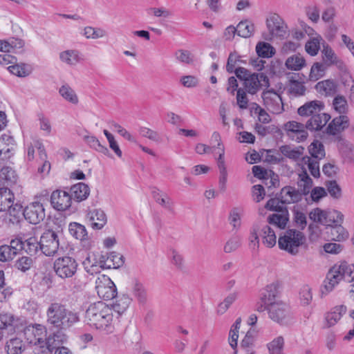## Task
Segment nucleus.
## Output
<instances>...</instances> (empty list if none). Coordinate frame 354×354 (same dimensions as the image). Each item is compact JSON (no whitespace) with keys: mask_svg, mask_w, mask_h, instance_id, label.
<instances>
[{"mask_svg":"<svg viewBox=\"0 0 354 354\" xmlns=\"http://www.w3.org/2000/svg\"><path fill=\"white\" fill-rule=\"evenodd\" d=\"M280 151L284 156L293 160H298L304 157V148L301 146L284 145L280 147Z\"/></svg>","mask_w":354,"mask_h":354,"instance_id":"obj_31","label":"nucleus"},{"mask_svg":"<svg viewBox=\"0 0 354 354\" xmlns=\"http://www.w3.org/2000/svg\"><path fill=\"white\" fill-rule=\"evenodd\" d=\"M25 349V344L21 339L18 337L8 339L5 345V351L7 354H21Z\"/></svg>","mask_w":354,"mask_h":354,"instance_id":"obj_28","label":"nucleus"},{"mask_svg":"<svg viewBox=\"0 0 354 354\" xmlns=\"http://www.w3.org/2000/svg\"><path fill=\"white\" fill-rule=\"evenodd\" d=\"M268 317L280 325H288L292 321V314L290 306L281 300L277 301L266 308Z\"/></svg>","mask_w":354,"mask_h":354,"instance_id":"obj_5","label":"nucleus"},{"mask_svg":"<svg viewBox=\"0 0 354 354\" xmlns=\"http://www.w3.org/2000/svg\"><path fill=\"white\" fill-rule=\"evenodd\" d=\"M261 231L263 244L269 248L274 247L277 243V236L274 230L270 225H266Z\"/></svg>","mask_w":354,"mask_h":354,"instance_id":"obj_29","label":"nucleus"},{"mask_svg":"<svg viewBox=\"0 0 354 354\" xmlns=\"http://www.w3.org/2000/svg\"><path fill=\"white\" fill-rule=\"evenodd\" d=\"M235 74L241 80L244 81L245 91L252 95L257 93L262 87L269 86V79L265 74L251 73L245 68H236Z\"/></svg>","mask_w":354,"mask_h":354,"instance_id":"obj_3","label":"nucleus"},{"mask_svg":"<svg viewBox=\"0 0 354 354\" xmlns=\"http://www.w3.org/2000/svg\"><path fill=\"white\" fill-rule=\"evenodd\" d=\"M70 191L72 199L77 202L86 200L90 194L89 187L83 183L74 185L71 187Z\"/></svg>","mask_w":354,"mask_h":354,"instance_id":"obj_25","label":"nucleus"},{"mask_svg":"<svg viewBox=\"0 0 354 354\" xmlns=\"http://www.w3.org/2000/svg\"><path fill=\"white\" fill-rule=\"evenodd\" d=\"M103 133L109 142V147L115 152V153L119 158H121L122 156V152L119 147L118 142L115 140L114 136L106 129L103 131Z\"/></svg>","mask_w":354,"mask_h":354,"instance_id":"obj_64","label":"nucleus"},{"mask_svg":"<svg viewBox=\"0 0 354 354\" xmlns=\"http://www.w3.org/2000/svg\"><path fill=\"white\" fill-rule=\"evenodd\" d=\"M46 313L47 323L59 330H66L80 321L77 313L60 302L51 303Z\"/></svg>","mask_w":354,"mask_h":354,"instance_id":"obj_2","label":"nucleus"},{"mask_svg":"<svg viewBox=\"0 0 354 354\" xmlns=\"http://www.w3.org/2000/svg\"><path fill=\"white\" fill-rule=\"evenodd\" d=\"M326 67L324 64L316 62L310 69L309 77L311 81H317L324 75Z\"/></svg>","mask_w":354,"mask_h":354,"instance_id":"obj_58","label":"nucleus"},{"mask_svg":"<svg viewBox=\"0 0 354 354\" xmlns=\"http://www.w3.org/2000/svg\"><path fill=\"white\" fill-rule=\"evenodd\" d=\"M330 119L329 114L321 112L310 117L306 123V127L311 131H319L326 126Z\"/></svg>","mask_w":354,"mask_h":354,"instance_id":"obj_19","label":"nucleus"},{"mask_svg":"<svg viewBox=\"0 0 354 354\" xmlns=\"http://www.w3.org/2000/svg\"><path fill=\"white\" fill-rule=\"evenodd\" d=\"M315 88L317 92L326 96L333 95L336 91V85L334 82L324 80L318 82Z\"/></svg>","mask_w":354,"mask_h":354,"instance_id":"obj_44","label":"nucleus"},{"mask_svg":"<svg viewBox=\"0 0 354 354\" xmlns=\"http://www.w3.org/2000/svg\"><path fill=\"white\" fill-rule=\"evenodd\" d=\"M17 180L15 171L10 167H3L0 169V183L5 185H11Z\"/></svg>","mask_w":354,"mask_h":354,"instance_id":"obj_37","label":"nucleus"},{"mask_svg":"<svg viewBox=\"0 0 354 354\" xmlns=\"http://www.w3.org/2000/svg\"><path fill=\"white\" fill-rule=\"evenodd\" d=\"M286 66L291 71H299L306 64L304 58L299 54L289 57L286 61Z\"/></svg>","mask_w":354,"mask_h":354,"instance_id":"obj_41","label":"nucleus"},{"mask_svg":"<svg viewBox=\"0 0 354 354\" xmlns=\"http://www.w3.org/2000/svg\"><path fill=\"white\" fill-rule=\"evenodd\" d=\"M68 231L71 236L80 241L86 239L87 236L85 226L78 223H71L68 225Z\"/></svg>","mask_w":354,"mask_h":354,"instance_id":"obj_43","label":"nucleus"},{"mask_svg":"<svg viewBox=\"0 0 354 354\" xmlns=\"http://www.w3.org/2000/svg\"><path fill=\"white\" fill-rule=\"evenodd\" d=\"M168 256L171 263L179 270H183L185 266V261L183 256L175 249L170 248L168 251Z\"/></svg>","mask_w":354,"mask_h":354,"instance_id":"obj_56","label":"nucleus"},{"mask_svg":"<svg viewBox=\"0 0 354 354\" xmlns=\"http://www.w3.org/2000/svg\"><path fill=\"white\" fill-rule=\"evenodd\" d=\"M309 218L315 223L328 226L336 222H341L343 219V215L337 211L329 212L319 208H315L309 213Z\"/></svg>","mask_w":354,"mask_h":354,"instance_id":"obj_10","label":"nucleus"},{"mask_svg":"<svg viewBox=\"0 0 354 354\" xmlns=\"http://www.w3.org/2000/svg\"><path fill=\"white\" fill-rule=\"evenodd\" d=\"M84 322L91 328L105 335L115 331L114 315L111 307L103 301L91 304L85 311Z\"/></svg>","mask_w":354,"mask_h":354,"instance_id":"obj_1","label":"nucleus"},{"mask_svg":"<svg viewBox=\"0 0 354 354\" xmlns=\"http://www.w3.org/2000/svg\"><path fill=\"white\" fill-rule=\"evenodd\" d=\"M238 35L248 38L253 35L254 32V25L248 20L241 21L237 25Z\"/></svg>","mask_w":354,"mask_h":354,"instance_id":"obj_42","label":"nucleus"},{"mask_svg":"<svg viewBox=\"0 0 354 354\" xmlns=\"http://www.w3.org/2000/svg\"><path fill=\"white\" fill-rule=\"evenodd\" d=\"M299 299L303 306H308L313 299L312 289L308 285H304L299 290Z\"/></svg>","mask_w":354,"mask_h":354,"instance_id":"obj_60","label":"nucleus"},{"mask_svg":"<svg viewBox=\"0 0 354 354\" xmlns=\"http://www.w3.org/2000/svg\"><path fill=\"white\" fill-rule=\"evenodd\" d=\"M288 137L298 142L305 140L308 137L306 125L296 121H290L285 124Z\"/></svg>","mask_w":354,"mask_h":354,"instance_id":"obj_15","label":"nucleus"},{"mask_svg":"<svg viewBox=\"0 0 354 354\" xmlns=\"http://www.w3.org/2000/svg\"><path fill=\"white\" fill-rule=\"evenodd\" d=\"M59 94L66 102L76 105L79 102L78 96L75 90L68 84H64L59 88Z\"/></svg>","mask_w":354,"mask_h":354,"instance_id":"obj_30","label":"nucleus"},{"mask_svg":"<svg viewBox=\"0 0 354 354\" xmlns=\"http://www.w3.org/2000/svg\"><path fill=\"white\" fill-rule=\"evenodd\" d=\"M9 214V220L13 224L18 223L23 218H25L24 209L21 204L12 203L10 208L6 209Z\"/></svg>","mask_w":354,"mask_h":354,"instance_id":"obj_36","label":"nucleus"},{"mask_svg":"<svg viewBox=\"0 0 354 354\" xmlns=\"http://www.w3.org/2000/svg\"><path fill=\"white\" fill-rule=\"evenodd\" d=\"M59 57L62 62L68 66H75L82 60L81 53L75 49L62 51Z\"/></svg>","mask_w":354,"mask_h":354,"instance_id":"obj_24","label":"nucleus"},{"mask_svg":"<svg viewBox=\"0 0 354 354\" xmlns=\"http://www.w3.org/2000/svg\"><path fill=\"white\" fill-rule=\"evenodd\" d=\"M342 279V275L336 264L330 269L327 274L326 279L324 281V288L326 293L332 291Z\"/></svg>","mask_w":354,"mask_h":354,"instance_id":"obj_22","label":"nucleus"},{"mask_svg":"<svg viewBox=\"0 0 354 354\" xmlns=\"http://www.w3.org/2000/svg\"><path fill=\"white\" fill-rule=\"evenodd\" d=\"M55 274L62 279L72 277L77 269V263L71 257H63L57 259L53 266Z\"/></svg>","mask_w":354,"mask_h":354,"instance_id":"obj_7","label":"nucleus"},{"mask_svg":"<svg viewBox=\"0 0 354 354\" xmlns=\"http://www.w3.org/2000/svg\"><path fill=\"white\" fill-rule=\"evenodd\" d=\"M86 271L90 274H97L100 272L101 269H104L101 266L100 258L99 259L98 264L96 262L91 261V257H88L83 262Z\"/></svg>","mask_w":354,"mask_h":354,"instance_id":"obj_59","label":"nucleus"},{"mask_svg":"<svg viewBox=\"0 0 354 354\" xmlns=\"http://www.w3.org/2000/svg\"><path fill=\"white\" fill-rule=\"evenodd\" d=\"M290 93L295 97L301 96L305 94L306 87L304 83L297 80H290Z\"/></svg>","mask_w":354,"mask_h":354,"instance_id":"obj_62","label":"nucleus"},{"mask_svg":"<svg viewBox=\"0 0 354 354\" xmlns=\"http://www.w3.org/2000/svg\"><path fill=\"white\" fill-rule=\"evenodd\" d=\"M266 26L269 35L266 39L271 40L273 38H284L287 35V26L282 18L274 14L270 16L266 20Z\"/></svg>","mask_w":354,"mask_h":354,"instance_id":"obj_9","label":"nucleus"},{"mask_svg":"<svg viewBox=\"0 0 354 354\" xmlns=\"http://www.w3.org/2000/svg\"><path fill=\"white\" fill-rule=\"evenodd\" d=\"M262 99L266 109L274 114H279L283 110V104L281 95L273 89L264 91Z\"/></svg>","mask_w":354,"mask_h":354,"instance_id":"obj_12","label":"nucleus"},{"mask_svg":"<svg viewBox=\"0 0 354 354\" xmlns=\"http://www.w3.org/2000/svg\"><path fill=\"white\" fill-rule=\"evenodd\" d=\"M337 269L342 275V279L352 282L354 281V263L348 264L346 262H342L337 265Z\"/></svg>","mask_w":354,"mask_h":354,"instance_id":"obj_39","label":"nucleus"},{"mask_svg":"<svg viewBox=\"0 0 354 354\" xmlns=\"http://www.w3.org/2000/svg\"><path fill=\"white\" fill-rule=\"evenodd\" d=\"M308 151L310 158L320 160L325 156V150L323 144L319 140H314L309 146Z\"/></svg>","mask_w":354,"mask_h":354,"instance_id":"obj_50","label":"nucleus"},{"mask_svg":"<svg viewBox=\"0 0 354 354\" xmlns=\"http://www.w3.org/2000/svg\"><path fill=\"white\" fill-rule=\"evenodd\" d=\"M281 214H273L268 217V223L278 227L280 229H284L287 225L288 217L287 211H282Z\"/></svg>","mask_w":354,"mask_h":354,"instance_id":"obj_38","label":"nucleus"},{"mask_svg":"<svg viewBox=\"0 0 354 354\" xmlns=\"http://www.w3.org/2000/svg\"><path fill=\"white\" fill-rule=\"evenodd\" d=\"M346 312V307L344 305L337 306L326 313L325 325L329 328L335 326Z\"/></svg>","mask_w":354,"mask_h":354,"instance_id":"obj_21","label":"nucleus"},{"mask_svg":"<svg viewBox=\"0 0 354 354\" xmlns=\"http://www.w3.org/2000/svg\"><path fill=\"white\" fill-rule=\"evenodd\" d=\"M241 246V239L238 236H231L224 244L223 251L231 253L236 251Z\"/></svg>","mask_w":354,"mask_h":354,"instance_id":"obj_61","label":"nucleus"},{"mask_svg":"<svg viewBox=\"0 0 354 354\" xmlns=\"http://www.w3.org/2000/svg\"><path fill=\"white\" fill-rule=\"evenodd\" d=\"M58 234L53 230H46L41 236L39 248L46 256L55 255L59 249Z\"/></svg>","mask_w":354,"mask_h":354,"instance_id":"obj_8","label":"nucleus"},{"mask_svg":"<svg viewBox=\"0 0 354 354\" xmlns=\"http://www.w3.org/2000/svg\"><path fill=\"white\" fill-rule=\"evenodd\" d=\"M24 148L26 159L32 161L35 159V149L37 150L39 158L41 160L47 158V153L42 142L36 138L30 137L24 140Z\"/></svg>","mask_w":354,"mask_h":354,"instance_id":"obj_11","label":"nucleus"},{"mask_svg":"<svg viewBox=\"0 0 354 354\" xmlns=\"http://www.w3.org/2000/svg\"><path fill=\"white\" fill-rule=\"evenodd\" d=\"M86 218L93 230L102 229L107 222L105 212L100 209H94L88 212Z\"/></svg>","mask_w":354,"mask_h":354,"instance_id":"obj_16","label":"nucleus"},{"mask_svg":"<svg viewBox=\"0 0 354 354\" xmlns=\"http://www.w3.org/2000/svg\"><path fill=\"white\" fill-rule=\"evenodd\" d=\"M306 238L300 231L289 229L282 236L279 237V248L292 255H296L299 252L301 245L305 242Z\"/></svg>","mask_w":354,"mask_h":354,"instance_id":"obj_4","label":"nucleus"},{"mask_svg":"<svg viewBox=\"0 0 354 354\" xmlns=\"http://www.w3.org/2000/svg\"><path fill=\"white\" fill-rule=\"evenodd\" d=\"M131 301V299L127 295L119 297L111 305H109L111 307L112 315H113V312L116 313L118 316L122 315L128 308Z\"/></svg>","mask_w":354,"mask_h":354,"instance_id":"obj_34","label":"nucleus"},{"mask_svg":"<svg viewBox=\"0 0 354 354\" xmlns=\"http://www.w3.org/2000/svg\"><path fill=\"white\" fill-rule=\"evenodd\" d=\"M243 214V210L241 207H234L230 211L229 222L233 230H238L241 227Z\"/></svg>","mask_w":354,"mask_h":354,"instance_id":"obj_48","label":"nucleus"},{"mask_svg":"<svg viewBox=\"0 0 354 354\" xmlns=\"http://www.w3.org/2000/svg\"><path fill=\"white\" fill-rule=\"evenodd\" d=\"M325 108L324 103L321 100H312L306 102L301 106L297 113L302 117H313L315 114H318L324 111Z\"/></svg>","mask_w":354,"mask_h":354,"instance_id":"obj_17","label":"nucleus"},{"mask_svg":"<svg viewBox=\"0 0 354 354\" xmlns=\"http://www.w3.org/2000/svg\"><path fill=\"white\" fill-rule=\"evenodd\" d=\"M15 196L7 187L0 188V212H6L14 203Z\"/></svg>","mask_w":354,"mask_h":354,"instance_id":"obj_32","label":"nucleus"},{"mask_svg":"<svg viewBox=\"0 0 354 354\" xmlns=\"http://www.w3.org/2000/svg\"><path fill=\"white\" fill-rule=\"evenodd\" d=\"M34 263L33 259L28 257H22L17 259L15 263V268L24 272L30 270Z\"/></svg>","mask_w":354,"mask_h":354,"instance_id":"obj_63","label":"nucleus"},{"mask_svg":"<svg viewBox=\"0 0 354 354\" xmlns=\"http://www.w3.org/2000/svg\"><path fill=\"white\" fill-rule=\"evenodd\" d=\"M323 55V59L325 64L328 66H330L333 64H337L339 62V59L334 51L332 50L330 47L328 45L323 46V50L322 51Z\"/></svg>","mask_w":354,"mask_h":354,"instance_id":"obj_55","label":"nucleus"},{"mask_svg":"<svg viewBox=\"0 0 354 354\" xmlns=\"http://www.w3.org/2000/svg\"><path fill=\"white\" fill-rule=\"evenodd\" d=\"M338 223L336 222L330 225L332 239L337 241H344L348 237V234L344 227Z\"/></svg>","mask_w":354,"mask_h":354,"instance_id":"obj_46","label":"nucleus"},{"mask_svg":"<svg viewBox=\"0 0 354 354\" xmlns=\"http://www.w3.org/2000/svg\"><path fill=\"white\" fill-rule=\"evenodd\" d=\"M84 140L90 146V147L97 151L106 156L109 155V151L107 147L101 145L98 139L94 136H84Z\"/></svg>","mask_w":354,"mask_h":354,"instance_id":"obj_49","label":"nucleus"},{"mask_svg":"<svg viewBox=\"0 0 354 354\" xmlns=\"http://www.w3.org/2000/svg\"><path fill=\"white\" fill-rule=\"evenodd\" d=\"M322 40V37L318 35L313 37L306 42L305 45L306 51L311 56L316 55L320 49V44Z\"/></svg>","mask_w":354,"mask_h":354,"instance_id":"obj_52","label":"nucleus"},{"mask_svg":"<svg viewBox=\"0 0 354 354\" xmlns=\"http://www.w3.org/2000/svg\"><path fill=\"white\" fill-rule=\"evenodd\" d=\"M131 292L139 304H144L147 301V292L144 285L138 279L133 280L131 288Z\"/></svg>","mask_w":354,"mask_h":354,"instance_id":"obj_27","label":"nucleus"},{"mask_svg":"<svg viewBox=\"0 0 354 354\" xmlns=\"http://www.w3.org/2000/svg\"><path fill=\"white\" fill-rule=\"evenodd\" d=\"M100 263L102 268L106 269L118 268L124 264V259L120 253L112 252L106 255H101Z\"/></svg>","mask_w":354,"mask_h":354,"instance_id":"obj_18","label":"nucleus"},{"mask_svg":"<svg viewBox=\"0 0 354 354\" xmlns=\"http://www.w3.org/2000/svg\"><path fill=\"white\" fill-rule=\"evenodd\" d=\"M72 196L64 190H55L50 196L53 207L58 211H64L71 205Z\"/></svg>","mask_w":354,"mask_h":354,"instance_id":"obj_14","label":"nucleus"},{"mask_svg":"<svg viewBox=\"0 0 354 354\" xmlns=\"http://www.w3.org/2000/svg\"><path fill=\"white\" fill-rule=\"evenodd\" d=\"M98 296L106 300L112 299L115 297L117 295V289L113 282L112 285L104 286V288H99L97 292Z\"/></svg>","mask_w":354,"mask_h":354,"instance_id":"obj_57","label":"nucleus"},{"mask_svg":"<svg viewBox=\"0 0 354 354\" xmlns=\"http://www.w3.org/2000/svg\"><path fill=\"white\" fill-rule=\"evenodd\" d=\"M152 196L155 201L161 207L171 210L174 203L170 197L165 193H162L159 189L154 188L151 192Z\"/></svg>","mask_w":354,"mask_h":354,"instance_id":"obj_33","label":"nucleus"},{"mask_svg":"<svg viewBox=\"0 0 354 354\" xmlns=\"http://www.w3.org/2000/svg\"><path fill=\"white\" fill-rule=\"evenodd\" d=\"M24 333L30 343H39L44 333V328L41 324L29 325L25 328Z\"/></svg>","mask_w":354,"mask_h":354,"instance_id":"obj_23","label":"nucleus"},{"mask_svg":"<svg viewBox=\"0 0 354 354\" xmlns=\"http://www.w3.org/2000/svg\"><path fill=\"white\" fill-rule=\"evenodd\" d=\"M25 219L30 223L38 224L45 218V209L42 203L34 201L24 208Z\"/></svg>","mask_w":354,"mask_h":354,"instance_id":"obj_13","label":"nucleus"},{"mask_svg":"<svg viewBox=\"0 0 354 354\" xmlns=\"http://www.w3.org/2000/svg\"><path fill=\"white\" fill-rule=\"evenodd\" d=\"M284 339L281 336L274 338L267 344L269 354H284L283 351Z\"/></svg>","mask_w":354,"mask_h":354,"instance_id":"obj_54","label":"nucleus"},{"mask_svg":"<svg viewBox=\"0 0 354 354\" xmlns=\"http://www.w3.org/2000/svg\"><path fill=\"white\" fill-rule=\"evenodd\" d=\"M58 337L54 334L53 337H49L46 339V349L48 350V354H51L53 351L55 349V354H72L71 352L66 347H59V343H56L55 337Z\"/></svg>","mask_w":354,"mask_h":354,"instance_id":"obj_40","label":"nucleus"},{"mask_svg":"<svg viewBox=\"0 0 354 354\" xmlns=\"http://www.w3.org/2000/svg\"><path fill=\"white\" fill-rule=\"evenodd\" d=\"M349 125V120L346 115H339L335 118L326 129V133L329 135H337L346 129Z\"/></svg>","mask_w":354,"mask_h":354,"instance_id":"obj_20","label":"nucleus"},{"mask_svg":"<svg viewBox=\"0 0 354 354\" xmlns=\"http://www.w3.org/2000/svg\"><path fill=\"white\" fill-rule=\"evenodd\" d=\"M257 331L250 328L245 334L241 343V349H255Z\"/></svg>","mask_w":354,"mask_h":354,"instance_id":"obj_47","label":"nucleus"},{"mask_svg":"<svg viewBox=\"0 0 354 354\" xmlns=\"http://www.w3.org/2000/svg\"><path fill=\"white\" fill-rule=\"evenodd\" d=\"M257 55L263 58L271 57L275 54V50L273 46L266 42H259L256 46Z\"/></svg>","mask_w":354,"mask_h":354,"instance_id":"obj_51","label":"nucleus"},{"mask_svg":"<svg viewBox=\"0 0 354 354\" xmlns=\"http://www.w3.org/2000/svg\"><path fill=\"white\" fill-rule=\"evenodd\" d=\"M278 295L277 283H272L267 285L260 291L259 301L255 305V310L259 313L266 311V308L277 302Z\"/></svg>","mask_w":354,"mask_h":354,"instance_id":"obj_6","label":"nucleus"},{"mask_svg":"<svg viewBox=\"0 0 354 354\" xmlns=\"http://www.w3.org/2000/svg\"><path fill=\"white\" fill-rule=\"evenodd\" d=\"M298 185L304 194L309 193L313 185V180L308 175L306 170L302 171L299 175Z\"/></svg>","mask_w":354,"mask_h":354,"instance_id":"obj_53","label":"nucleus"},{"mask_svg":"<svg viewBox=\"0 0 354 354\" xmlns=\"http://www.w3.org/2000/svg\"><path fill=\"white\" fill-rule=\"evenodd\" d=\"M301 165L303 171H306V167H307L313 176L315 178L319 176L320 172L319 160L308 156H304L302 158Z\"/></svg>","mask_w":354,"mask_h":354,"instance_id":"obj_35","label":"nucleus"},{"mask_svg":"<svg viewBox=\"0 0 354 354\" xmlns=\"http://www.w3.org/2000/svg\"><path fill=\"white\" fill-rule=\"evenodd\" d=\"M301 198L299 191L292 187H285L280 192V201L282 204L296 203L300 201Z\"/></svg>","mask_w":354,"mask_h":354,"instance_id":"obj_26","label":"nucleus"},{"mask_svg":"<svg viewBox=\"0 0 354 354\" xmlns=\"http://www.w3.org/2000/svg\"><path fill=\"white\" fill-rule=\"evenodd\" d=\"M8 70L13 75L18 77H26L32 72V68L26 64H13L8 67Z\"/></svg>","mask_w":354,"mask_h":354,"instance_id":"obj_45","label":"nucleus"}]
</instances>
